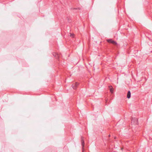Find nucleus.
Listing matches in <instances>:
<instances>
[{"instance_id":"nucleus-1","label":"nucleus","mask_w":152,"mask_h":152,"mask_svg":"<svg viewBox=\"0 0 152 152\" xmlns=\"http://www.w3.org/2000/svg\"><path fill=\"white\" fill-rule=\"evenodd\" d=\"M81 142L82 145V152H83L84 150V141L83 140V138L82 137H81Z\"/></svg>"},{"instance_id":"nucleus-2","label":"nucleus","mask_w":152,"mask_h":152,"mask_svg":"<svg viewBox=\"0 0 152 152\" xmlns=\"http://www.w3.org/2000/svg\"><path fill=\"white\" fill-rule=\"evenodd\" d=\"M79 83L76 82L75 84H73L72 85V86L74 89H75L77 88V86L78 85Z\"/></svg>"},{"instance_id":"nucleus-3","label":"nucleus","mask_w":152,"mask_h":152,"mask_svg":"<svg viewBox=\"0 0 152 152\" xmlns=\"http://www.w3.org/2000/svg\"><path fill=\"white\" fill-rule=\"evenodd\" d=\"M53 56L55 57L56 58H59V55L58 54L54 52L53 53Z\"/></svg>"},{"instance_id":"nucleus-4","label":"nucleus","mask_w":152,"mask_h":152,"mask_svg":"<svg viewBox=\"0 0 152 152\" xmlns=\"http://www.w3.org/2000/svg\"><path fill=\"white\" fill-rule=\"evenodd\" d=\"M109 89H110V92L112 93H113V88L111 86H110L109 87Z\"/></svg>"},{"instance_id":"nucleus-5","label":"nucleus","mask_w":152,"mask_h":152,"mask_svg":"<svg viewBox=\"0 0 152 152\" xmlns=\"http://www.w3.org/2000/svg\"><path fill=\"white\" fill-rule=\"evenodd\" d=\"M130 96H131L130 92V91H129L127 93V97L129 99L130 97Z\"/></svg>"},{"instance_id":"nucleus-6","label":"nucleus","mask_w":152,"mask_h":152,"mask_svg":"<svg viewBox=\"0 0 152 152\" xmlns=\"http://www.w3.org/2000/svg\"><path fill=\"white\" fill-rule=\"evenodd\" d=\"M111 43L115 45H117V43L115 41H113V40L112 41Z\"/></svg>"},{"instance_id":"nucleus-7","label":"nucleus","mask_w":152,"mask_h":152,"mask_svg":"<svg viewBox=\"0 0 152 152\" xmlns=\"http://www.w3.org/2000/svg\"><path fill=\"white\" fill-rule=\"evenodd\" d=\"M111 43L115 45H117V43L115 41H113V40L112 41Z\"/></svg>"},{"instance_id":"nucleus-8","label":"nucleus","mask_w":152,"mask_h":152,"mask_svg":"<svg viewBox=\"0 0 152 152\" xmlns=\"http://www.w3.org/2000/svg\"><path fill=\"white\" fill-rule=\"evenodd\" d=\"M113 40L112 39H109L107 40V41L109 43H111Z\"/></svg>"},{"instance_id":"nucleus-9","label":"nucleus","mask_w":152,"mask_h":152,"mask_svg":"<svg viewBox=\"0 0 152 152\" xmlns=\"http://www.w3.org/2000/svg\"><path fill=\"white\" fill-rule=\"evenodd\" d=\"M70 36L72 38L74 37V35L73 34H71V33H70Z\"/></svg>"}]
</instances>
